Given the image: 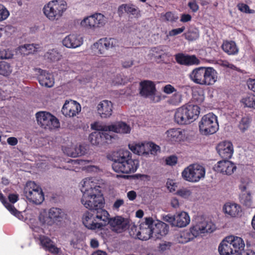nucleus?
<instances>
[{"label": "nucleus", "mask_w": 255, "mask_h": 255, "mask_svg": "<svg viewBox=\"0 0 255 255\" xmlns=\"http://www.w3.org/2000/svg\"><path fill=\"white\" fill-rule=\"evenodd\" d=\"M80 190L83 194L81 203L89 210H94L105 205V199L101 186L93 177L84 179L81 182Z\"/></svg>", "instance_id": "obj_1"}, {"label": "nucleus", "mask_w": 255, "mask_h": 255, "mask_svg": "<svg viewBox=\"0 0 255 255\" xmlns=\"http://www.w3.org/2000/svg\"><path fill=\"white\" fill-rule=\"evenodd\" d=\"M104 205L94 210L86 211L83 215L84 225L92 230H102L109 225L110 214L104 208Z\"/></svg>", "instance_id": "obj_2"}, {"label": "nucleus", "mask_w": 255, "mask_h": 255, "mask_svg": "<svg viewBox=\"0 0 255 255\" xmlns=\"http://www.w3.org/2000/svg\"><path fill=\"white\" fill-rule=\"evenodd\" d=\"M112 168L117 173L129 174L135 172L139 162L132 158L131 153L128 150H120L112 158Z\"/></svg>", "instance_id": "obj_3"}, {"label": "nucleus", "mask_w": 255, "mask_h": 255, "mask_svg": "<svg viewBox=\"0 0 255 255\" xmlns=\"http://www.w3.org/2000/svg\"><path fill=\"white\" fill-rule=\"evenodd\" d=\"M96 129L89 137L93 145H101L111 143L117 138V133H129L131 128H93Z\"/></svg>", "instance_id": "obj_4"}, {"label": "nucleus", "mask_w": 255, "mask_h": 255, "mask_svg": "<svg viewBox=\"0 0 255 255\" xmlns=\"http://www.w3.org/2000/svg\"><path fill=\"white\" fill-rule=\"evenodd\" d=\"M189 77L195 84L212 86L218 80V73L211 67H199L194 68L189 74Z\"/></svg>", "instance_id": "obj_5"}, {"label": "nucleus", "mask_w": 255, "mask_h": 255, "mask_svg": "<svg viewBox=\"0 0 255 255\" xmlns=\"http://www.w3.org/2000/svg\"><path fill=\"white\" fill-rule=\"evenodd\" d=\"M200 114V108L188 103L179 108L174 115L175 122L180 125L188 124L195 120Z\"/></svg>", "instance_id": "obj_6"}, {"label": "nucleus", "mask_w": 255, "mask_h": 255, "mask_svg": "<svg viewBox=\"0 0 255 255\" xmlns=\"http://www.w3.org/2000/svg\"><path fill=\"white\" fill-rule=\"evenodd\" d=\"M67 3L63 0H53L50 1L43 8V12L49 20H58L67 9Z\"/></svg>", "instance_id": "obj_7"}, {"label": "nucleus", "mask_w": 255, "mask_h": 255, "mask_svg": "<svg viewBox=\"0 0 255 255\" xmlns=\"http://www.w3.org/2000/svg\"><path fill=\"white\" fill-rule=\"evenodd\" d=\"M24 193L26 198L35 204L39 205L44 200V195L40 186L35 182H27L24 188Z\"/></svg>", "instance_id": "obj_8"}, {"label": "nucleus", "mask_w": 255, "mask_h": 255, "mask_svg": "<svg viewBox=\"0 0 255 255\" xmlns=\"http://www.w3.org/2000/svg\"><path fill=\"white\" fill-rule=\"evenodd\" d=\"M205 168L198 164H193L185 168L182 172L183 178L191 182H198L205 175Z\"/></svg>", "instance_id": "obj_9"}, {"label": "nucleus", "mask_w": 255, "mask_h": 255, "mask_svg": "<svg viewBox=\"0 0 255 255\" xmlns=\"http://www.w3.org/2000/svg\"><path fill=\"white\" fill-rule=\"evenodd\" d=\"M35 116L38 124L43 128H60L59 120L49 112L40 111Z\"/></svg>", "instance_id": "obj_10"}, {"label": "nucleus", "mask_w": 255, "mask_h": 255, "mask_svg": "<svg viewBox=\"0 0 255 255\" xmlns=\"http://www.w3.org/2000/svg\"><path fill=\"white\" fill-rule=\"evenodd\" d=\"M164 219L172 226L180 228L186 227L190 222V217L185 212H182L174 216L168 214L165 216Z\"/></svg>", "instance_id": "obj_11"}, {"label": "nucleus", "mask_w": 255, "mask_h": 255, "mask_svg": "<svg viewBox=\"0 0 255 255\" xmlns=\"http://www.w3.org/2000/svg\"><path fill=\"white\" fill-rule=\"evenodd\" d=\"M154 221L152 218L145 219L144 222L141 223L139 227V230L136 233L137 238L141 240H147L153 237L152 227Z\"/></svg>", "instance_id": "obj_12"}, {"label": "nucleus", "mask_w": 255, "mask_h": 255, "mask_svg": "<svg viewBox=\"0 0 255 255\" xmlns=\"http://www.w3.org/2000/svg\"><path fill=\"white\" fill-rule=\"evenodd\" d=\"M105 18L104 15L96 13L85 18L81 22V25L85 27L95 28L103 26L105 24Z\"/></svg>", "instance_id": "obj_13"}, {"label": "nucleus", "mask_w": 255, "mask_h": 255, "mask_svg": "<svg viewBox=\"0 0 255 255\" xmlns=\"http://www.w3.org/2000/svg\"><path fill=\"white\" fill-rule=\"evenodd\" d=\"M192 228V230L197 233L198 236L200 233L213 232L215 229V225L211 221L201 217L196 219V224Z\"/></svg>", "instance_id": "obj_14"}, {"label": "nucleus", "mask_w": 255, "mask_h": 255, "mask_svg": "<svg viewBox=\"0 0 255 255\" xmlns=\"http://www.w3.org/2000/svg\"><path fill=\"white\" fill-rule=\"evenodd\" d=\"M118 41L113 38H105L100 39L93 45V49L96 48L99 54H103L106 50L110 49L118 45Z\"/></svg>", "instance_id": "obj_15"}, {"label": "nucleus", "mask_w": 255, "mask_h": 255, "mask_svg": "<svg viewBox=\"0 0 255 255\" xmlns=\"http://www.w3.org/2000/svg\"><path fill=\"white\" fill-rule=\"evenodd\" d=\"M81 110L80 105L75 101L66 100L62 108L61 112L66 117H73Z\"/></svg>", "instance_id": "obj_16"}, {"label": "nucleus", "mask_w": 255, "mask_h": 255, "mask_svg": "<svg viewBox=\"0 0 255 255\" xmlns=\"http://www.w3.org/2000/svg\"><path fill=\"white\" fill-rule=\"evenodd\" d=\"M176 62L180 65L187 66L198 65L200 64V60L195 55L186 54L179 53L175 55Z\"/></svg>", "instance_id": "obj_17"}, {"label": "nucleus", "mask_w": 255, "mask_h": 255, "mask_svg": "<svg viewBox=\"0 0 255 255\" xmlns=\"http://www.w3.org/2000/svg\"><path fill=\"white\" fill-rule=\"evenodd\" d=\"M235 164L229 159L219 161L215 165L214 169L217 172L225 175H231L236 170Z\"/></svg>", "instance_id": "obj_18"}, {"label": "nucleus", "mask_w": 255, "mask_h": 255, "mask_svg": "<svg viewBox=\"0 0 255 255\" xmlns=\"http://www.w3.org/2000/svg\"><path fill=\"white\" fill-rule=\"evenodd\" d=\"M217 150L220 156L223 159H230L234 152L232 142L225 140L220 142L217 146Z\"/></svg>", "instance_id": "obj_19"}, {"label": "nucleus", "mask_w": 255, "mask_h": 255, "mask_svg": "<svg viewBox=\"0 0 255 255\" xmlns=\"http://www.w3.org/2000/svg\"><path fill=\"white\" fill-rule=\"evenodd\" d=\"M140 94L145 98L153 100L155 92V85L149 81H144L140 83Z\"/></svg>", "instance_id": "obj_20"}, {"label": "nucleus", "mask_w": 255, "mask_h": 255, "mask_svg": "<svg viewBox=\"0 0 255 255\" xmlns=\"http://www.w3.org/2000/svg\"><path fill=\"white\" fill-rule=\"evenodd\" d=\"M249 185L248 184H241L239 189L241 191L240 196V202L247 208H251L253 205V198L250 191H248Z\"/></svg>", "instance_id": "obj_21"}, {"label": "nucleus", "mask_w": 255, "mask_h": 255, "mask_svg": "<svg viewBox=\"0 0 255 255\" xmlns=\"http://www.w3.org/2000/svg\"><path fill=\"white\" fill-rule=\"evenodd\" d=\"M109 225L113 231L117 233L122 232L128 225L127 221L121 216L110 218Z\"/></svg>", "instance_id": "obj_22"}, {"label": "nucleus", "mask_w": 255, "mask_h": 255, "mask_svg": "<svg viewBox=\"0 0 255 255\" xmlns=\"http://www.w3.org/2000/svg\"><path fill=\"white\" fill-rule=\"evenodd\" d=\"M223 211L228 217L236 218L241 216L242 208L238 204L227 202L223 206Z\"/></svg>", "instance_id": "obj_23"}, {"label": "nucleus", "mask_w": 255, "mask_h": 255, "mask_svg": "<svg viewBox=\"0 0 255 255\" xmlns=\"http://www.w3.org/2000/svg\"><path fill=\"white\" fill-rule=\"evenodd\" d=\"M83 42V38L77 34H69L62 41L64 46L69 48H76L80 46Z\"/></svg>", "instance_id": "obj_24"}, {"label": "nucleus", "mask_w": 255, "mask_h": 255, "mask_svg": "<svg viewBox=\"0 0 255 255\" xmlns=\"http://www.w3.org/2000/svg\"><path fill=\"white\" fill-rule=\"evenodd\" d=\"M227 240L231 243L234 255L240 254L244 250L245 245L242 238L231 235L227 237Z\"/></svg>", "instance_id": "obj_25"}, {"label": "nucleus", "mask_w": 255, "mask_h": 255, "mask_svg": "<svg viewBox=\"0 0 255 255\" xmlns=\"http://www.w3.org/2000/svg\"><path fill=\"white\" fill-rule=\"evenodd\" d=\"M97 111L102 118H109L112 114L113 104L111 101L104 100L98 104Z\"/></svg>", "instance_id": "obj_26"}, {"label": "nucleus", "mask_w": 255, "mask_h": 255, "mask_svg": "<svg viewBox=\"0 0 255 255\" xmlns=\"http://www.w3.org/2000/svg\"><path fill=\"white\" fill-rule=\"evenodd\" d=\"M39 75L37 79L39 84L46 87H52L54 84L53 76L52 74L41 69H38Z\"/></svg>", "instance_id": "obj_27"}, {"label": "nucleus", "mask_w": 255, "mask_h": 255, "mask_svg": "<svg viewBox=\"0 0 255 255\" xmlns=\"http://www.w3.org/2000/svg\"><path fill=\"white\" fill-rule=\"evenodd\" d=\"M202 126L206 128H219L217 117L213 113L204 115L199 124V128Z\"/></svg>", "instance_id": "obj_28"}, {"label": "nucleus", "mask_w": 255, "mask_h": 255, "mask_svg": "<svg viewBox=\"0 0 255 255\" xmlns=\"http://www.w3.org/2000/svg\"><path fill=\"white\" fill-rule=\"evenodd\" d=\"M197 236V233L192 230V228H190L189 230H185L180 232L176 235V242L180 244H185L191 240L194 239Z\"/></svg>", "instance_id": "obj_29"}, {"label": "nucleus", "mask_w": 255, "mask_h": 255, "mask_svg": "<svg viewBox=\"0 0 255 255\" xmlns=\"http://www.w3.org/2000/svg\"><path fill=\"white\" fill-rule=\"evenodd\" d=\"M152 229L153 236H154L156 238H161V237L166 235L169 231L168 225L159 221H157L156 223H153Z\"/></svg>", "instance_id": "obj_30"}, {"label": "nucleus", "mask_w": 255, "mask_h": 255, "mask_svg": "<svg viewBox=\"0 0 255 255\" xmlns=\"http://www.w3.org/2000/svg\"><path fill=\"white\" fill-rule=\"evenodd\" d=\"M222 49L229 55H235L239 52L236 43L233 41H224L222 45Z\"/></svg>", "instance_id": "obj_31"}, {"label": "nucleus", "mask_w": 255, "mask_h": 255, "mask_svg": "<svg viewBox=\"0 0 255 255\" xmlns=\"http://www.w3.org/2000/svg\"><path fill=\"white\" fill-rule=\"evenodd\" d=\"M119 10L122 11H124L128 14L132 15L134 17H138L140 15L139 8L132 3L123 4L120 6Z\"/></svg>", "instance_id": "obj_32"}, {"label": "nucleus", "mask_w": 255, "mask_h": 255, "mask_svg": "<svg viewBox=\"0 0 255 255\" xmlns=\"http://www.w3.org/2000/svg\"><path fill=\"white\" fill-rule=\"evenodd\" d=\"M220 255H234L231 243L226 237L220 243L218 247Z\"/></svg>", "instance_id": "obj_33"}, {"label": "nucleus", "mask_w": 255, "mask_h": 255, "mask_svg": "<svg viewBox=\"0 0 255 255\" xmlns=\"http://www.w3.org/2000/svg\"><path fill=\"white\" fill-rule=\"evenodd\" d=\"M179 128H170L166 132L168 139L171 142H179L183 140V134Z\"/></svg>", "instance_id": "obj_34"}, {"label": "nucleus", "mask_w": 255, "mask_h": 255, "mask_svg": "<svg viewBox=\"0 0 255 255\" xmlns=\"http://www.w3.org/2000/svg\"><path fill=\"white\" fill-rule=\"evenodd\" d=\"M41 48L38 44H26L19 47V50L21 53L25 55L34 53L38 51Z\"/></svg>", "instance_id": "obj_35"}, {"label": "nucleus", "mask_w": 255, "mask_h": 255, "mask_svg": "<svg viewBox=\"0 0 255 255\" xmlns=\"http://www.w3.org/2000/svg\"><path fill=\"white\" fill-rule=\"evenodd\" d=\"M0 201L4 207L10 212L11 214L17 217L21 216V213L17 211L13 205L7 202L6 199L0 191Z\"/></svg>", "instance_id": "obj_36"}, {"label": "nucleus", "mask_w": 255, "mask_h": 255, "mask_svg": "<svg viewBox=\"0 0 255 255\" xmlns=\"http://www.w3.org/2000/svg\"><path fill=\"white\" fill-rule=\"evenodd\" d=\"M129 148L134 153L144 156L147 155L146 143L136 144L135 145L129 144Z\"/></svg>", "instance_id": "obj_37"}, {"label": "nucleus", "mask_w": 255, "mask_h": 255, "mask_svg": "<svg viewBox=\"0 0 255 255\" xmlns=\"http://www.w3.org/2000/svg\"><path fill=\"white\" fill-rule=\"evenodd\" d=\"M91 128H130L129 125L123 121H117L108 126H103L99 122H95L91 124Z\"/></svg>", "instance_id": "obj_38"}, {"label": "nucleus", "mask_w": 255, "mask_h": 255, "mask_svg": "<svg viewBox=\"0 0 255 255\" xmlns=\"http://www.w3.org/2000/svg\"><path fill=\"white\" fill-rule=\"evenodd\" d=\"M166 48L164 46H160L154 48L153 50V55L158 58H164L165 56H166L168 54Z\"/></svg>", "instance_id": "obj_39"}, {"label": "nucleus", "mask_w": 255, "mask_h": 255, "mask_svg": "<svg viewBox=\"0 0 255 255\" xmlns=\"http://www.w3.org/2000/svg\"><path fill=\"white\" fill-rule=\"evenodd\" d=\"M44 58L50 61H58L60 59V54L55 49L49 50L45 54Z\"/></svg>", "instance_id": "obj_40"}, {"label": "nucleus", "mask_w": 255, "mask_h": 255, "mask_svg": "<svg viewBox=\"0 0 255 255\" xmlns=\"http://www.w3.org/2000/svg\"><path fill=\"white\" fill-rule=\"evenodd\" d=\"M12 72V68L10 64L4 61L0 62V74L6 76Z\"/></svg>", "instance_id": "obj_41"}, {"label": "nucleus", "mask_w": 255, "mask_h": 255, "mask_svg": "<svg viewBox=\"0 0 255 255\" xmlns=\"http://www.w3.org/2000/svg\"><path fill=\"white\" fill-rule=\"evenodd\" d=\"M75 152H70L69 156L73 157H76L84 155L86 153L85 147L82 145H79L75 147Z\"/></svg>", "instance_id": "obj_42"}, {"label": "nucleus", "mask_w": 255, "mask_h": 255, "mask_svg": "<svg viewBox=\"0 0 255 255\" xmlns=\"http://www.w3.org/2000/svg\"><path fill=\"white\" fill-rule=\"evenodd\" d=\"M242 101L246 107L255 109V95H250L243 98Z\"/></svg>", "instance_id": "obj_43"}, {"label": "nucleus", "mask_w": 255, "mask_h": 255, "mask_svg": "<svg viewBox=\"0 0 255 255\" xmlns=\"http://www.w3.org/2000/svg\"><path fill=\"white\" fill-rule=\"evenodd\" d=\"M182 102V95L180 92H175L169 100V103L173 105H178Z\"/></svg>", "instance_id": "obj_44"}, {"label": "nucleus", "mask_w": 255, "mask_h": 255, "mask_svg": "<svg viewBox=\"0 0 255 255\" xmlns=\"http://www.w3.org/2000/svg\"><path fill=\"white\" fill-rule=\"evenodd\" d=\"M39 240L40 244L46 251L50 246L53 244V241L49 238L45 236H40L39 237Z\"/></svg>", "instance_id": "obj_45"}, {"label": "nucleus", "mask_w": 255, "mask_h": 255, "mask_svg": "<svg viewBox=\"0 0 255 255\" xmlns=\"http://www.w3.org/2000/svg\"><path fill=\"white\" fill-rule=\"evenodd\" d=\"M62 212L61 209L58 208H51L48 213L49 217L50 219H57L62 217Z\"/></svg>", "instance_id": "obj_46"}, {"label": "nucleus", "mask_w": 255, "mask_h": 255, "mask_svg": "<svg viewBox=\"0 0 255 255\" xmlns=\"http://www.w3.org/2000/svg\"><path fill=\"white\" fill-rule=\"evenodd\" d=\"M146 147L147 149V155L150 153L155 155L157 153V151L160 150V147L153 142L146 143Z\"/></svg>", "instance_id": "obj_47"}, {"label": "nucleus", "mask_w": 255, "mask_h": 255, "mask_svg": "<svg viewBox=\"0 0 255 255\" xmlns=\"http://www.w3.org/2000/svg\"><path fill=\"white\" fill-rule=\"evenodd\" d=\"M161 17L166 21L175 22L177 20L178 16L175 15L172 12L168 11L161 14Z\"/></svg>", "instance_id": "obj_48"}, {"label": "nucleus", "mask_w": 255, "mask_h": 255, "mask_svg": "<svg viewBox=\"0 0 255 255\" xmlns=\"http://www.w3.org/2000/svg\"><path fill=\"white\" fill-rule=\"evenodd\" d=\"M13 55L12 51L8 49H3L0 50V59H11Z\"/></svg>", "instance_id": "obj_49"}, {"label": "nucleus", "mask_w": 255, "mask_h": 255, "mask_svg": "<svg viewBox=\"0 0 255 255\" xmlns=\"http://www.w3.org/2000/svg\"><path fill=\"white\" fill-rule=\"evenodd\" d=\"M184 36L186 39L189 41H193L198 38L199 34L196 31L189 30L184 33Z\"/></svg>", "instance_id": "obj_50"}, {"label": "nucleus", "mask_w": 255, "mask_h": 255, "mask_svg": "<svg viewBox=\"0 0 255 255\" xmlns=\"http://www.w3.org/2000/svg\"><path fill=\"white\" fill-rule=\"evenodd\" d=\"M9 15V11L6 7L2 4H0V21L6 19Z\"/></svg>", "instance_id": "obj_51"}, {"label": "nucleus", "mask_w": 255, "mask_h": 255, "mask_svg": "<svg viewBox=\"0 0 255 255\" xmlns=\"http://www.w3.org/2000/svg\"><path fill=\"white\" fill-rule=\"evenodd\" d=\"M177 194L182 198H187L191 195V192L188 189L183 188L178 190Z\"/></svg>", "instance_id": "obj_52"}, {"label": "nucleus", "mask_w": 255, "mask_h": 255, "mask_svg": "<svg viewBox=\"0 0 255 255\" xmlns=\"http://www.w3.org/2000/svg\"><path fill=\"white\" fill-rule=\"evenodd\" d=\"M188 6L193 12H197L199 9V5L196 0H190L188 2Z\"/></svg>", "instance_id": "obj_53"}, {"label": "nucleus", "mask_w": 255, "mask_h": 255, "mask_svg": "<svg viewBox=\"0 0 255 255\" xmlns=\"http://www.w3.org/2000/svg\"><path fill=\"white\" fill-rule=\"evenodd\" d=\"M185 29V28L184 26H182L181 27L178 28L173 29L169 31L168 35L170 36H176L183 32L184 31Z\"/></svg>", "instance_id": "obj_54"}, {"label": "nucleus", "mask_w": 255, "mask_h": 255, "mask_svg": "<svg viewBox=\"0 0 255 255\" xmlns=\"http://www.w3.org/2000/svg\"><path fill=\"white\" fill-rule=\"evenodd\" d=\"M219 128H199L200 133L203 135H209L217 132Z\"/></svg>", "instance_id": "obj_55"}, {"label": "nucleus", "mask_w": 255, "mask_h": 255, "mask_svg": "<svg viewBox=\"0 0 255 255\" xmlns=\"http://www.w3.org/2000/svg\"><path fill=\"white\" fill-rule=\"evenodd\" d=\"M166 163L170 166L175 165L177 162V158L176 156L171 155L166 158Z\"/></svg>", "instance_id": "obj_56"}, {"label": "nucleus", "mask_w": 255, "mask_h": 255, "mask_svg": "<svg viewBox=\"0 0 255 255\" xmlns=\"http://www.w3.org/2000/svg\"><path fill=\"white\" fill-rule=\"evenodd\" d=\"M163 91L167 94H170L174 92H176V90L171 85L167 84L163 87Z\"/></svg>", "instance_id": "obj_57"}, {"label": "nucleus", "mask_w": 255, "mask_h": 255, "mask_svg": "<svg viewBox=\"0 0 255 255\" xmlns=\"http://www.w3.org/2000/svg\"><path fill=\"white\" fill-rule=\"evenodd\" d=\"M238 8L242 12H244L248 13H251V9H250L249 6L246 4H239L238 5Z\"/></svg>", "instance_id": "obj_58"}, {"label": "nucleus", "mask_w": 255, "mask_h": 255, "mask_svg": "<svg viewBox=\"0 0 255 255\" xmlns=\"http://www.w3.org/2000/svg\"><path fill=\"white\" fill-rule=\"evenodd\" d=\"M171 246V243L170 242H164L160 244L159 246V249L161 251H164L166 250H169Z\"/></svg>", "instance_id": "obj_59"}, {"label": "nucleus", "mask_w": 255, "mask_h": 255, "mask_svg": "<svg viewBox=\"0 0 255 255\" xmlns=\"http://www.w3.org/2000/svg\"><path fill=\"white\" fill-rule=\"evenodd\" d=\"M247 83L249 89L255 92V79L249 78Z\"/></svg>", "instance_id": "obj_60"}, {"label": "nucleus", "mask_w": 255, "mask_h": 255, "mask_svg": "<svg viewBox=\"0 0 255 255\" xmlns=\"http://www.w3.org/2000/svg\"><path fill=\"white\" fill-rule=\"evenodd\" d=\"M47 251H48L52 254L57 255L59 253L60 249L56 247V246L53 244L52 245L50 246V247L47 249Z\"/></svg>", "instance_id": "obj_61"}, {"label": "nucleus", "mask_w": 255, "mask_h": 255, "mask_svg": "<svg viewBox=\"0 0 255 255\" xmlns=\"http://www.w3.org/2000/svg\"><path fill=\"white\" fill-rule=\"evenodd\" d=\"M8 199L11 203L14 204L18 200V195L17 194H9Z\"/></svg>", "instance_id": "obj_62"}, {"label": "nucleus", "mask_w": 255, "mask_h": 255, "mask_svg": "<svg viewBox=\"0 0 255 255\" xmlns=\"http://www.w3.org/2000/svg\"><path fill=\"white\" fill-rule=\"evenodd\" d=\"M7 143L11 146H15L18 143L17 139L15 137H9L7 139Z\"/></svg>", "instance_id": "obj_63"}, {"label": "nucleus", "mask_w": 255, "mask_h": 255, "mask_svg": "<svg viewBox=\"0 0 255 255\" xmlns=\"http://www.w3.org/2000/svg\"><path fill=\"white\" fill-rule=\"evenodd\" d=\"M124 204V201L123 199H118L117 200L113 206L114 209H118L121 206H122Z\"/></svg>", "instance_id": "obj_64"}]
</instances>
